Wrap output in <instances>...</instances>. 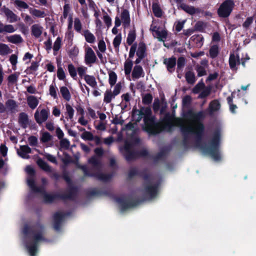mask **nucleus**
I'll list each match as a JSON object with an SVG mask.
<instances>
[{"mask_svg": "<svg viewBox=\"0 0 256 256\" xmlns=\"http://www.w3.org/2000/svg\"><path fill=\"white\" fill-rule=\"evenodd\" d=\"M184 116L196 122L195 128L192 126H184L183 120L179 118H174V126H179L182 132L194 134L196 146H199L205 154H209L215 161L220 160L221 156L220 152V133L218 130L214 132L208 144H201L204 132V124L200 121L205 117L204 112L200 111L196 113L192 110H188L184 114Z\"/></svg>", "mask_w": 256, "mask_h": 256, "instance_id": "f257e3e1", "label": "nucleus"}, {"mask_svg": "<svg viewBox=\"0 0 256 256\" xmlns=\"http://www.w3.org/2000/svg\"><path fill=\"white\" fill-rule=\"evenodd\" d=\"M140 116L138 121L144 116V122L145 125L144 130L150 134L156 135L161 132L166 130H172L174 126V116L167 112L161 120L160 122H156V116H152V112L150 107H142L140 110H136Z\"/></svg>", "mask_w": 256, "mask_h": 256, "instance_id": "f03ea898", "label": "nucleus"}, {"mask_svg": "<svg viewBox=\"0 0 256 256\" xmlns=\"http://www.w3.org/2000/svg\"><path fill=\"white\" fill-rule=\"evenodd\" d=\"M44 226L38 222L36 224L30 226L25 225L23 228V233L26 236L32 234V241H27L26 242V247L30 255V256H36L38 252V242L40 241H45L46 238L42 236V232L44 230Z\"/></svg>", "mask_w": 256, "mask_h": 256, "instance_id": "7ed1b4c3", "label": "nucleus"}, {"mask_svg": "<svg viewBox=\"0 0 256 256\" xmlns=\"http://www.w3.org/2000/svg\"><path fill=\"white\" fill-rule=\"evenodd\" d=\"M88 163L92 166L91 170L97 172H90L85 165H78V168L82 170L85 176L94 177L102 182H108L111 179V174L100 172L102 168V162L96 156L90 157L88 160Z\"/></svg>", "mask_w": 256, "mask_h": 256, "instance_id": "20e7f679", "label": "nucleus"}, {"mask_svg": "<svg viewBox=\"0 0 256 256\" xmlns=\"http://www.w3.org/2000/svg\"><path fill=\"white\" fill-rule=\"evenodd\" d=\"M152 177L150 174V180L148 182L144 181L142 184L144 188L142 192L150 199L154 198L157 196L160 186V182L159 181L152 184Z\"/></svg>", "mask_w": 256, "mask_h": 256, "instance_id": "39448f33", "label": "nucleus"}, {"mask_svg": "<svg viewBox=\"0 0 256 256\" xmlns=\"http://www.w3.org/2000/svg\"><path fill=\"white\" fill-rule=\"evenodd\" d=\"M234 6L232 0H226L221 4L218 9V16L222 18H226L230 16Z\"/></svg>", "mask_w": 256, "mask_h": 256, "instance_id": "423d86ee", "label": "nucleus"}, {"mask_svg": "<svg viewBox=\"0 0 256 256\" xmlns=\"http://www.w3.org/2000/svg\"><path fill=\"white\" fill-rule=\"evenodd\" d=\"M116 201L120 204L122 211H125L130 208L137 206L141 202L138 200L126 198L122 197L116 198Z\"/></svg>", "mask_w": 256, "mask_h": 256, "instance_id": "0eeeda50", "label": "nucleus"}, {"mask_svg": "<svg viewBox=\"0 0 256 256\" xmlns=\"http://www.w3.org/2000/svg\"><path fill=\"white\" fill-rule=\"evenodd\" d=\"M148 170L147 168H144L140 171L136 168H131L128 173V178L132 179L134 176H138L141 177L144 181H149L150 174L148 173Z\"/></svg>", "mask_w": 256, "mask_h": 256, "instance_id": "6e6552de", "label": "nucleus"}, {"mask_svg": "<svg viewBox=\"0 0 256 256\" xmlns=\"http://www.w3.org/2000/svg\"><path fill=\"white\" fill-rule=\"evenodd\" d=\"M78 193V188L72 184L68 186V188L66 193L60 194V199L63 200H74L76 198Z\"/></svg>", "mask_w": 256, "mask_h": 256, "instance_id": "1a4fd4ad", "label": "nucleus"}, {"mask_svg": "<svg viewBox=\"0 0 256 256\" xmlns=\"http://www.w3.org/2000/svg\"><path fill=\"white\" fill-rule=\"evenodd\" d=\"M49 114L50 112L48 110L43 108L40 110V114L37 110L34 114V117L36 122L40 125L48 120Z\"/></svg>", "mask_w": 256, "mask_h": 256, "instance_id": "9d476101", "label": "nucleus"}, {"mask_svg": "<svg viewBox=\"0 0 256 256\" xmlns=\"http://www.w3.org/2000/svg\"><path fill=\"white\" fill-rule=\"evenodd\" d=\"M66 214L61 212H56L53 216L54 228L58 231L61 228L62 222Z\"/></svg>", "mask_w": 256, "mask_h": 256, "instance_id": "9b49d317", "label": "nucleus"}, {"mask_svg": "<svg viewBox=\"0 0 256 256\" xmlns=\"http://www.w3.org/2000/svg\"><path fill=\"white\" fill-rule=\"evenodd\" d=\"M163 63L166 65L168 71L170 73H172L175 70L176 58L174 56L169 58H165L164 60Z\"/></svg>", "mask_w": 256, "mask_h": 256, "instance_id": "f8f14e48", "label": "nucleus"}, {"mask_svg": "<svg viewBox=\"0 0 256 256\" xmlns=\"http://www.w3.org/2000/svg\"><path fill=\"white\" fill-rule=\"evenodd\" d=\"M50 176L51 178L54 179L56 181L58 180L59 179L62 178L67 182L68 186L72 184V180L70 177L68 172L66 171L64 172L62 175H60L56 172H52V174H50Z\"/></svg>", "mask_w": 256, "mask_h": 256, "instance_id": "ddd939ff", "label": "nucleus"}, {"mask_svg": "<svg viewBox=\"0 0 256 256\" xmlns=\"http://www.w3.org/2000/svg\"><path fill=\"white\" fill-rule=\"evenodd\" d=\"M84 58L86 63L87 64L96 62L97 58L94 52L91 48L88 47L86 49Z\"/></svg>", "mask_w": 256, "mask_h": 256, "instance_id": "4468645a", "label": "nucleus"}, {"mask_svg": "<svg viewBox=\"0 0 256 256\" xmlns=\"http://www.w3.org/2000/svg\"><path fill=\"white\" fill-rule=\"evenodd\" d=\"M27 183L33 192L35 193L44 192V188L42 186H36L34 177H28L27 179Z\"/></svg>", "mask_w": 256, "mask_h": 256, "instance_id": "2eb2a0df", "label": "nucleus"}, {"mask_svg": "<svg viewBox=\"0 0 256 256\" xmlns=\"http://www.w3.org/2000/svg\"><path fill=\"white\" fill-rule=\"evenodd\" d=\"M240 56L238 54L235 56L234 53H231L229 58V65L231 70H236L238 68L236 65L240 64Z\"/></svg>", "mask_w": 256, "mask_h": 256, "instance_id": "dca6fc26", "label": "nucleus"}, {"mask_svg": "<svg viewBox=\"0 0 256 256\" xmlns=\"http://www.w3.org/2000/svg\"><path fill=\"white\" fill-rule=\"evenodd\" d=\"M17 153L21 158L28 159L30 156L28 154L32 153V149L28 145L20 146V149L18 150Z\"/></svg>", "mask_w": 256, "mask_h": 256, "instance_id": "f3484780", "label": "nucleus"}, {"mask_svg": "<svg viewBox=\"0 0 256 256\" xmlns=\"http://www.w3.org/2000/svg\"><path fill=\"white\" fill-rule=\"evenodd\" d=\"M29 120L28 114L24 112H20L18 116V122L23 128H26L28 124Z\"/></svg>", "mask_w": 256, "mask_h": 256, "instance_id": "a211bd4d", "label": "nucleus"}, {"mask_svg": "<svg viewBox=\"0 0 256 256\" xmlns=\"http://www.w3.org/2000/svg\"><path fill=\"white\" fill-rule=\"evenodd\" d=\"M36 164L41 169L46 172L52 174V172H55L52 170L51 166L41 158L38 159Z\"/></svg>", "mask_w": 256, "mask_h": 256, "instance_id": "6ab92c4d", "label": "nucleus"}, {"mask_svg": "<svg viewBox=\"0 0 256 256\" xmlns=\"http://www.w3.org/2000/svg\"><path fill=\"white\" fill-rule=\"evenodd\" d=\"M121 20L122 22L123 26L124 28L130 26V18L129 12L126 9H124L121 13Z\"/></svg>", "mask_w": 256, "mask_h": 256, "instance_id": "aec40b11", "label": "nucleus"}, {"mask_svg": "<svg viewBox=\"0 0 256 256\" xmlns=\"http://www.w3.org/2000/svg\"><path fill=\"white\" fill-rule=\"evenodd\" d=\"M146 44L143 42H140L138 44V50L136 55L140 58H144L146 56Z\"/></svg>", "mask_w": 256, "mask_h": 256, "instance_id": "412c9836", "label": "nucleus"}, {"mask_svg": "<svg viewBox=\"0 0 256 256\" xmlns=\"http://www.w3.org/2000/svg\"><path fill=\"white\" fill-rule=\"evenodd\" d=\"M178 8L182 10L190 15H194L196 13L199 12L198 8H196L193 6H190L185 4H181Z\"/></svg>", "mask_w": 256, "mask_h": 256, "instance_id": "4be33fe9", "label": "nucleus"}, {"mask_svg": "<svg viewBox=\"0 0 256 256\" xmlns=\"http://www.w3.org/2000/svg\"><path fill=\"white\" fill-rule=\"evenodd\" d=\"M44 194V199L46 203H52L55 200L60 198V194H47L44 190V192L41 193Z\"/></svg>", "mask_w": 256, "mask_h": 256, "instance_id": "5701e85b", "label": "nucleus"}, {"mask_svg": "<svg viewBox=\"0 0 256 256\" xmlns=\"http://www.w3.org/2000/svg\"><path fill=\"white\" fill-rule=\"evenodd\" d=\"M4 12L6 17L10 19V22H14L20 20L18 16L8 8H5Z\"/></svg>", "mask_w": 256, "mask_h": 256, "instance_id": "b1692460", "label": "nucleus"}, {"mask_svg": "<svg viewBox=\"0 0 256 256\" xmlns=\"http://www.w3.org/2000/svg\"><path fill=\"white\" fill-rule=\"evenodd\" d=\"M6 108L11 113L15 112L18 105L16 102L14 100L9 99L6 101L5 103Z\"/></svg>", "mask_w": 256, "mask_h": 256, "instance_id": "393cba45", "label": "nucleus"}, {"mask_svg": "<svg viewBox=\"0 0 256 256\" xmlns=\"http://www.w3.org/2000/svg\"><path fill=\"white\" fill-rule=\"evenodd\" d=\"M32 34L35 38H39L42 34V27L38 24H34L31 27Z\"/></svg>", "mask_w": 256, "mask_h": 256, "instance_id": "a878e982", "label": "nucleus"}, {"mask_svg": "<svg viewBox=\"0 0 256 256\" xmlns=\"http://www.w3.org/2000/svg\"><path fill=\"white\" fill-rule=\"evenodd\" d=\"M144 70L142 66L136 65L134 66L132 76L133 78L137 79L141 76Z\"/></svg>", "mask_w": 256, "mask_h": 256, "instance_id": "bb28decb", "label": "nucleus"}, {"mask_svg": "<svg viewBox=\"0 0 256 256\" xmlns=\"http://www.w3.org/2000/svg\"><path fill=\"white\" fill-rule=\"evenodd\" d=\"M27 102L30 108L34 110L38 104V100L35 96H30L27 98Z\"/></svg>", "mask_w": 256, "mask_h": 256, "instance_id": "cd10ccee", "label": "nucleus"}, {"mask_svg": "<svg viewBox=\"0 0 256 256\" xmlns=\"http://www.w3.org/2000/svg\"><path fill=\"white\" fill-rule=\"evenodd\" d=\"M186 59L184 56H180L177 60L176 72L180 73L182 71V70L186 64Z\"/></svg>", "mask_w": 256, "mask_h": 256, "instance_id": "c85d7f7f", "label": "nucleus"}, {"mask_svg": "<svg viewBox=\"0 0 256 256\" xmlns=\"http://www.w3.org/2000/svg\"><path fill=\"white\" fill-rule=\"evenodd\" d=\"M84 79L86 82L92 88L96 86L97 82L94 76L86 74L84 76Z\"/></svg>", "mask_w": 256, "mask_h": 256, "instance_id": "c756f323", "label": "nucleus"}, {"mask_svg": "<svg viewBox=\"0 0 256 256\" xmlns=\"http://www.w3.org/2000/svg\"><path fill=\"white\" fill-rule=\"evenodd\" d=\"M124 156L126 160L128 162L135 160L138 158V152L137 151L135 150H132L128 152L127 153H124Z\"/></svg>", "mask_w": 256, "mask_h": 256, "instance_id": "7c9ffc66", "label": "nucleus"}, {"mask_svg": "<svg viewBox=\"0 0 256 256\" xmlns=\"http://www.w3.org/2000/svg\"><path fill=\"white\" fill-rule=\"evenodd\" d=\"M186 81L189 84H194L196 81V76L194 72L188 71L185 74Z\"/></svg>", "mask_w": 256, "mask_h": 256, "instance_id": "2f4dec72", "label": "nucleus"}, {"mask_svg": "<svg viewBox=\"0 0 256 256\" xmlns=\"http://www.w3.org/2000/svg\"><path fill=\"white\" fill-rule=\"evenodd\" d=\"M152 10L155 16L157 18H160L162 16V10L158 4H152Z\"/></svg>", "mask_w": 256, "mask_h": 256, "instance_id": "473e14b6", "label": "nucleus"}, {"mask_svg": "<svg viewBox=\"0 0 256 256\" xmlns=\"http://www.w3.org/2000/svg\"><path fill=\"white\" fill-rule=\"evenodd\" d=\"M60 92L62 98L67 101H69L70 99L71 96L69 90L66 86H62L60 88Z\"/></svg>", "mask_w": 256, "mask_h": 256, "instance_id": "72a5a7b5", "label": "nucleus"}, {"mask_svg": "<svg viewBox=\"0 0 256 256\" xmlns=\"http://www.w3.org/2000/svg\"><path fill=\"white\" fill-rule=\"evenodd\" d=\"M136 38V32L134 30L129 32L126 38V42L129 45H132L133 42Z\"/></svg>", "mask_w": 256, "mask_h": 256, "instance_id": "f704fd0d", "label": "nucleus"}, {"mask_svg": "<svg viewBox=\"0 0 256 256\" xmlns=\"http://www.w3.org/2000/svg\"><path fill=\"white\" fill-rule=\"evenodd\" d=\"M84 36L86 40L90 44H92L95 41V36L91 33L88 30H85L84 32Z\"/></svg>", "mask_w": 256, "mask_h": 256, "instance_id": "c9c22d12", "label": "nucleus"}, {"mask_svg": "<svg viewBox=\"0 0 256 256\" xmlns=\"http://www.w3.org/2000/svg\"><path fill=\"white\" fill-rule=\"evenodd\" d=\"M9 42L12 44H17L21 43L22 42V38L19 34H14L8 38Z\"/></svg>", "mask_w": 256, "mask_h": 256, "instance_id": "e433bc0d", "label": "nucleus"}, {"mask_svg": "<svg viewBox=\"0 0 256 256\" xmlns=\"http://www.w3.org/2000/svg\"><path fill=\"white\" fill-rule=\"evenodd\" d=\"M133 66V62L132 60H127L124 64V73L126 76L130 74Z\"/></svg>", "mask_w": 256, "mask_h": 256, "instance_id": "4c0bfd02", "label": "nucleus"}, {"mask_svg": "<svg viewBox=\"0 0 256 256\" xmlns=\"http://www.w3.org/2000/svg\"><path fill=\"white\" fill-rule=\"evenodd\" d=\"M156 34L157 36L158 40L160 42H164V40L168 36L167 31L166 30H156Z\"/></svg>", "mask_w": 256, "mask_h": 256, "instance_id": "58836bf2", "label": "nucleus"}, {"mask_svg": "<svg viewBox=\"0 0 256 256\" xmlns=\"http://www.w3.org/2000/svg\"><path fill=\"white\" fill-rule=\"evenodd\" d=\"M220 107V102L216 100H214L212 101L210 104L209 106L210 113H212L214 112L217 111L219 110Z\"/></svg>", "mask_w": 256, "mask_h": 256, "instance_id": "ea45409f", "label": "nucleus"}, {"mask_svg": "<svg viewBox=\"0 0 256 256\" xmlns=\"http://www.w3.org/2000/svg\"><path fill=\"white\" fill-rule=\"evenodd\" d=\"M218 52L219 50L218 45L212 46L209 50L210 56L212 58H216L218 56Z\"/></svg>", "mask_w": 256, "mask_h": 256, "instance_id": "a19ab883", "label": "nucleus"}, {"mask_svg": "<svg viewBox=\"0 0 256 256\" xmlns=\"http://www.w3.org/2000/svg\"><path fill=\"white\" fill-rule=\"evenodd\" d=\"M115 96L110 90H106L104 93V101L106 104H109L111 102L112 98Z\"/></svg>", "mask_w": 256, "mask_h": 256, "instance_id": "79ce46f5", "label": "nucleus"}, {"mask_svg": "<svg viewBox=\"0 0 256 256\" xmlns=\"http://www.w3.org/2000/svg\"><path fill=\"white\" fill-rule=\"evenodd\" d=\"M109 79L108 82L111 86H114L117 80V75L114 72H110L108 73Z\"/></svg>", "mask_w": 256, "mask_h": 256, "instance_id": "37998d69", "label": "nucleus"}, {"mask_svg": "<svg viewBox=\"0 0 256 256\" xmlns=\"http://www.w3.org/2000/svg\"><path fill=\"white\" fill-rule=\"evenodd\" d=\"M62 44V38L60 36L58 37L54 42L53 50H54V54L56 55L57 52L61 48Z\"/></svg>", "mask_w": 256, "mask_h": 256, "instance_id": "c03bdc74", "label": "nucleus"}, {"mask_svg": "<svg viewBox=\"0 0 256 256\" xmlns=\"http://www.w3.org/2000/svg\"><path fill=\"white\" fill-rule=\"evenodd\" d=\"M152 94L150 93H148L142 98V102L145 105H149L152 103Z\"/></svg>", "mask_w": 256, "mask_h": 256, "instance_id": "a18cd8bd", "label": "nucleus"}, {"mask_svg": "<svg viewBox=\"0 0 256 256\" xmlns=\"http://www.w3.org/2000/svg\"><path fill=\"white\" fill-rule=\"evenodd\" d=\"M10 52V49L8 46L4 44H0V54L5 56Z\"/></svg>", "mask_w": 256, "mask_h": 256, "instance_id": "49530a36", "label": "nucleus"}, {"mask_svg": "<svg viewBox=\"0 0 256 256\" xmlns=\"http://www.w3.org/2000/svg\"><path fill=\"white\" fill-rule=\"evenodd\" d=\"M122 40V34L120 33L117 34L116 36L114 38L113 40V45L114 48L118 51L119 46L121 43Z\"/></svg>", "mask_w": 256, "mask_h": 256, "instance_id": "de8ad7c7", "label": "nucleus"}, {"mask_svg": "<svg viewBox=\"0 0 256 256\" xmlns=\"http://www.w3.org/2000/svg\"><path fill=\"white\" fill-rule=\"evenodd\" d=\"M30 12L32 15L38 18H44L45 16V13L44 11H41L37 9L30 8Z\"/></svg>", "mask_w": 256, "mask_h": 256, "instance_id": "09e8293b", "label": "nucleus"}, {"mask_svg": "<svg viewBox=\"0 0 256 256\" xmlns=\"http://www.w3.org/2000/svg\"><path fill=\"white\" fill-rule=\"evenodd\" d=\"M226 100L230 106V112L233 114L235 113V110L237 108V106L232 104L233 94H232L230 96H228Z\"/></svg>", "mask_w": 256, "mask_h": 256, "instance_id": "8fccbe9b", "label": "nucleus"}, {"mask_svg": "<svg viewBox=\"0 0 256 256\" xmlns=\"http://www.w3.org/2000/svg\"><path fill=\"white\" fill-rule=\"evenodd\" d=\"M14 4L20 10H21V8L27 9L29 8L28 4L26 2L21 0H15Z\"/></svg>", "mask_w": 256, "mask_h": 256, "instance_id": "3c124183", "label": "nucleus"}, {"mask_svg": "<svg viewBox=\"0 0 256 256\" xmlns=\"http://www.w3.org/2000/svg\"><path fill=\"white\" fill-rule=\"evenodd\" d=\"M103 194H106V192L100 190H97L96 188H94L93 190H90L88 192V195L89 196H100Z\"/></svg>", "mask_w": 256, "mask_h": 256, "instance_id": "603ef678", "label": "nucleus"}, {"mask_svg": "<svg viewBox=\"0 0 256 256\" xmlns=\"http://www.w3.org/2000/svg\"><path fill=\"white\" fill-rule=\"evenodd\" d=\"M205 88L204 84L201 81L198 82L194 87L192 88V92L196 94L200 92Z\"/></svg>", "mask_w": 256, "mask_h": 256, "instance_id": "864d4df0", "label": "nucleus"}, {"mask_svg": "<svg viewBox=\"0 0 256 256\" xmlns=\"http://www.w3.org/2000/svg\"><path fill=\"white\" fill-rule=\"evenodd\" d=\"M78 52L79 50L78 48H77L76 46H74L69 50L68 54L70 58H73L78 55Z\"/></svg>", "mask_w": 256, "mask_h": 256, "instance_id": "5fc2aeb1", "label": "nucleus"}, {"mask_svg": "<svg viewBox=\"0 0 256 256\" xmlns=\"http://www.w3.org/2000/svg\"><path fill=\"white\" fill-rule=\"evenodd\" d=\"M52 138V136L48 132H44L42 134L40 140L43 143H46L50 141Z\"/></svg>", "mask_w": 256, "mask_h": 256, "instance_id": "6e6d98bb", "label": "nucleus"}, {"mask_svg": "<svg viewBox=\"0 0 256 256\" xmlns=\"http://www.w3.org/2000/svg\"><path fill=\"white\" fill-rule=\"evenodd\" d=\"M198 76L200 77L206 74V72L205 68L202 66L198 65L196 68Z\"/></svg>", "mask_w": 256, "mask_h": 256, "instance_id": "4d7b16f0", "label": "nucleus"}, {"mask_svg": "<svg viewBox=\"0 0 256 256\" xmlns=\"http://www.w3.org/2000/svg\"><path fill=\"white\" fill-rule=\"evenodd\" d=\"M210 88H204V90L199 94L198 98H204L208 96L210 94Z\"/></svg>", "mask_w": 256, "mask_h": 256, "instance_id": "13d9d810", "label": "nucleus"}, {"mask_svg": "<svg viewBox=\"0 0 256 256\" xmlns=\"http://www.w3.org/2000/svg\"><path fill=\"white\" fill-rule=\"evenodd\" d=\"M68 69L70 76L72 78H74L76 76V70L74 66L72 64H69L68 66Z\"/></svg>", "mask_w": 256, "mask_h": 256, "instance_id": "bf43d9fd", "label": "nucleus"}, {"mask_svg": "<svg viewBox=\"0 0 256 256\" xmlns=\"http://www.w3.org/2000/svg\"><path fill=\"white\" fill-rule=\"evenodd\" d=\"M81 138L84 140H93L94 136L90 132L84 131L82 134Z\"/></svg>", "mask_w": 256, "mask_h": 256, "instance_id": "052dcab7", "label": "nucleus"}, {"mask_svg": "<svg viewBox=\"0 0 256 256\" xmlns=\"http://www.w3.org/2000/svg\"><path fill=\"white\" fill-rule=\"evenodd\" d=\"M66 108L69 118L70 120L72 119L73 118L74 112V108L68 104H66Z\"/></svg>", "mask_w": 256, "mask_h": 256, "instance_id": "680f3d73", "label": "nucleus"}, {"mask_svg": "<svg viewBox=\"0 0 256 256\" xmlns=\"http://www.w3.org/2000/svg\"><path fill=\"white\" fill-rule=\"evenodd\" d=\"M57 76L60 80H64L66 78L65 72L62 66H58Z\"/></svg>", "mask_w": 256, "mask_h": 256, "instance_id": "e2e57ef3", "label": "nucleus"}, {"mask_svg": "<svg viewBox=\"0 0 256 256\" xmlns=\"http://www.w3.org/2000/svg\"><path fill=\"white\" fill-rule=\"evenodd\" d=\"M10 61L12 66V69L15 70L16 68V64L18 62V56L15 54H12L10 56Z\"/></svg>", "mask_w": 256, "mask_h": 256, "instance_id": "0e129e2a", "label": "nucleus"}, {"mask_svg": "<svg viewBox=\"0 0 256 256\" xmlns=\"http://www.w3.org/2000/svg\"><path fill=\"white\" fill-rule=\"evenodd\" d=\"M74 30L78 32H80L81 31L82 24L80 19L78 18H74Z\"/></svg>", "mask_w": 256, "mask_h": 256, "instance_id": "69168bd1", "label": "nucleus"}, {"mask_svg": "<svg viewBox=\"0 0 256 256\" xmlns=\"http://www.w3.org/2000/svg\"><path fill=\"white\" fill-rule=\"evenodd\" d=\"M70 142L66 138H62L60 140V146L61 148L68 150L70 147Z\"/></svg>", "mask_w": 256, "mask_h": 256, "instance_id": "338daca9", "label": "nucleus"}, {"mask_svg": "<svg viewBox=\"0 0 256 256\" xmlns=\"http://www.w3.org/2000/svg\"><path fill=\"white\" fill-rule=\"evenodd\" d=\"M152 108L154 112L156 113L160 110V101L158 98H156L152 105Z\"/></svg>", "mask_w": 256, "mask_h": 256, "instance_id": "774afa93", "label": "nucleus"}]
</instances>
